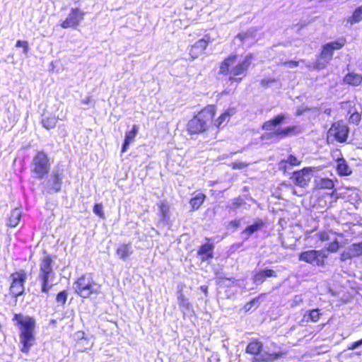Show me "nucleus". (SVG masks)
<instances>
[{
	"label": "nucleus",
	"mask_w": 362,
	"mask_h": 362,
	"mask_svg": "<svg viewBox=\"0 0 362 362\" xmlns=\"http://www.w3.org/2000/svg\"><path fill=\"white\" fill-rule=\"evenodd\" d=\"M252 59V54H248L239 60L237 55L231 54L221 63L218 74L228 75V79L231 83L233 81L239 83L246 75Z\"/></svg>",
	"instance_id": "nucleus-1"
},
{
	"label": "nucleus",
	"mask_w": 362,
	"mask_h": 362,
	"mask_svg": "<svg viewBox=\"0 0 362 362\" xmlns=\"http://www.w3.org/2000/svg\"><path fill=\"white\" fill-rule=\"evenodd\" d=\"M13 320L17 322L21 330L20 341L23 344L21 350L23 353H28L35 341L33 331L35 322L32 317L22 314H15Z\"/></svg>",
	"instance_id": "nucleus-2"
},
{
	"label": "nucleus",
	"mask_w": 362,
	"mask_h": 362,
	"mask_svg": "<svg viewBox=\"0 0 362 362\" xmlns=\"http://www.w3.org/2000/svg\"><path fill=\"white\" fill-rule=\"evenodd\" d=\"M216 108L214 105L205 107L196 116L190 119L187 124V130L190 134H199L208 129L212 119L216 113Z\"/></svg>",
	"instance_id": "nucleus-3"
},
{
	"label": "nucleus",
	"mask_w": 362,
	"mask_h": 362,
	"mask_svg": "<svg viewBox=\"0 0 362 362\" xmlns=\"http://www.w3.org/2000/svg\"><path fill=\"white\" fill-rule=\"evenodd\" d=\"M75 292L82 298H88L92 294H98L100 285L96 283L90 274L82 275L74 283Z\"/></svg>",
	"instance_id": "nucleus-4"
},
{
	"label": "nucleus",
	"mask_w": 362,
	"mask_h": 362,
	"mask_svg": "<svg viewBox=\"0 0 362 362\" xmlns=\"http://www.w3.org/2000/svg\"><path fill=\"white\" fill-rule=\"evenodd\" d=\"M52 264V259L49 255L43 257L40 264L38 279L41 281V290L44 293H47L53 286L54 272Z\"/></svg>",
	"instance_id": "nucleus-5"
},
{
	"label": "nucleus",
	"mask_w": 362,
	"mask_h": 362,
	"mask_svg": "<svg viewBox=\"0 0 362 362\" xmlns=\"http://www.w3.org/2000/svg\"><path fill=\"white\" fill-rule=\"evenodd\" d=\"M262 342L258 340H252L247 346L246 353L256 356L253 359V362H272L279 358L281 355L280 353L269 354L267 352H262Z\"/></svg>",
	"instance_id": "nucleus-6"
},
{
	"label": "nucleus",
	"mask_w": 362,
	"mask_h": 362,
	"mask_svg": "<svg viewBox=\"0 0 362 362\" xmlns=\"http://www.w3.org/2000/svg\"><path fill=\"white\" fill-rule=\"evenodd\" d=\"M49 168L50 164L47 155L42 151H38L31 163L33 176L37 179H42L48 173Z\"/></svg>",
	"instance_id": "nucleus-7"
},
{
	"label": "nucleus",
	"mask_w": 362,
	"mask_h": 362,
	"mask_svg": "<svg viewBox=\"0 0 362 362\" xmlns=\"http://www.w3.org/2000/svg\"><path fill=\"white\" fill-rule=\"evenodd\" d=\"M346 40L343 38L337 41L325 44L322 47V50L320 58L317 60L315 67L318 69H324L332 59L333 51L342 48L345 45Z\"/></svg>",
	"instance_id": "nucleus-8"
},
{
	"label": "nucleus",
	"mask_w": 362,
	"mask_h": 362,
	"mask_svg": "<svg viewBox=\"0 0 362 362\" xmlns=\"http://www.w3.org/2000/svg\"><path fill=\"white\" fill-rule=\"evenodd\" d=\"M11 284L10 291L12 295L17 297L22 295L24 292V283L27 279L26 273L23 270H20L11 275Z\"/></svg>",
	"instance_id": "nucleus-9"
},
{
	"label": "nucleus",
	"mask_w": 362,
	"mask_h": 362,
	"mask_svg": "<svg viewBox=\"0 0 362 362\" xmlns=\"http://www.w3.org/2000/svg\"><path fill=\"white\" fill-rule=\"evenodd\" d=\"M85 13L78 8H72L66 19L62 22V28H75L83 20Z\"/></svg>",
	"instance_id": "nucleus-10"
},
{
	"label": "nucleus",
	"mask_w": 362,
	"mask_h": 362,
	"mask_svg": "<svg viewBox=\"0 0 362 362\" xmlns=\"http://www.w3.org/2000/svg\"><path fill=\"white\" fill-rule=\"evenodd\" d=\"M349 133L347 126L344 122L334 123L328 131V137L333 136L339 142L346 140Z\"/></svg>",
	"instance_id": "nucleus-11"
},
{
	"label": "nucleus",
	"mask_w": 362,
	"mask_h": 362,
	"mask_svg": "<svg viewBox=\"0 0 362 362\" xmlns=\"http://www.w3.org/2000/svg\"><path fill=\"white\" fill-rule=\"evenodd\" d=\"M312 170L310 168H303L301 170L295 172L291 177L293 182L300 187H305L308 185L311 180Z\"/></svg>",
	"instance_id": "nucleus-12"
},
{
	"label": "nucleus",
	"mask_w": 362,
	"mask_h": 362,
	"mask_svg": "<svg viewBox=\"0 0 362 362\" xmlns=\"http://www.w3.org/2000/svg\"><path fill=\"white\" fill-rule=\"evenodd\" d=\"M63 172L59 169L54 170L47 181V187L49 192H57L61 189Z\"/></svg>",
	"instance_id": "nucleus-13"
},
{
	"label": "nucleus",
	"mask_w": 362,
	"mask_h": 362,
	"mask_svg": "<svg viewBox=\"0 0 362 362\" xmlns=\"http://www.w3.org/2000/svg\"><path fill=\"white\" fill-rule=\"evenodd\" d=\"M210 41V37L206 35L202 39L195 42L189 49L191 57L194 59L202 54L206 49L208 43Z\"/></svg>",
	"instance_id": "nucleus-14"
},
{
	"label": "nucleus",
	"mask_w": 362,
	"mask_h": 362,
	"mask_svg": "<svg viewBox=\"0 0 362 362\" xmlns=\"http://www.w3.org/2000/svg\"><path fill=\"white\" fill-rule=\"evenodd\" d=\"M322 252L317 250H308L302 252L300 255V260L306 262L308 263L320 265L322 262L324 256H322Z\"/></svg>",
	"instance_id": "nucleus-15"
},
{
	"label": "nucleus",
	"mask_w": 362,
	"mask_h": 362,
	"mask_svg": "<svg viewBox=\"0 0 362 362\" xmlns=\"http://www.w3.org/2000/svg\"><path fill=\"white\" fill-rule=\"evenodd\" d=\"M235 113V110L233 107H229L225 110L217 119L212 120V123L217 129H222L226 126Z\"/></svg>",
	"instance_id": "nucleus-16"
},
{
	"label": "nucleus",
	"mask_w": 362,
	"mask_h": 362,
	"mask_svg": "<svg viewBox=\"0 0 362 362\" xmlns=\"http://www.w3.org/2000/svg\"><path fill=\"white\" fill-rule=\"evenodd\" d=\"M320 239L322 241H332V243L329 244L328 247V250L330 252H336L339 247L337 235L334 233L331 230H324L323 232H321L320 233Z\"/></svg>",
	"instance_id": "nucleus-17"
},
{
	"label": "nucleus",
	"mask_w": 362,
	"mask_h": 362,
	"mask_svg": "<svg viewBox=\"0 0 362 362\" xmlns=\"http://www.w3.org/2000/svg\"><path fill=\"white\" fill-rule=\"evenodd\" d=\"M134 250L131 243L120 244L116 250L117 255L123 261H125L133 254Z\"/></svg>",
	"instance_id": "nucleus-18"
},
{
	"label": "nucleus",
	"mask_w": 362,
	"mask_h": 362,
	"mask_svg": "<svg viewBox=\"0 0 362 362\" xmlns=\"http://www.w3.org/2000/svg\"><path fill=\"white\" fill-rule=\"evenodd\" d=\"M177 303L184 315L189 314L193 311L192 305L188 299L184 296L182 291L177 293Z\"/></svg>",
	"instance_id": "nucleus-19"
},
{
	"label": "nucleus",
	"mask_w": 362,
	"mask_h": 362,
	"mask_svg": "<svg viewBox=\"0 0 362 362\" xmlns=\"http://www.w3.org/2000/svg\"><path fill=\"white\" fill-rule=\"evenodd\" d=\"M214 248V246L213 243H206L199 247L197 252L198 255L201 257V259L202 261H206L211 259L213 258Z\"/></svg>",
	"instance_id": "nucleus-20"
},
{
	"label": "nucleus",
	"mask_w": 362,
	"mask_h": 362,
	"mask_svg": "<svg viewBox=\"0 0 362 362\" xmlns=\"http://www.w3.org/2000/svg\"><path fill=\"white\" fill-rule=\"evenodd\" d=\"M286 117L285 114L278 115L274 118L265 122L262 125V129L266 131H273L286 119Z\"/></svg>",
	"instance_id": "nucleus-21"
},
{
	"label": "nucleus",
	"mask_w": 362,
	"mask_h": 362,
	"mask_svg": "<svg viewBox=\"0 0 362 362\" xmlns=\"http://www.w3.org/2000/svg\"><path fill=\"white\" fill-rule=\"evenodd\" d=\"M205 199L206 196L203 193H194L189 201L191 208L193 210H197L202 205Z\"/></svg>",
	"instance_id": "nucleus-22"
},
{
	"label": "nucleus",
	"mask_w": 362,
	"mask_h": 362,
	"mask_svg": "<svg viewBox=\"0 0 362 362\" xmlns=\"http://www.w3.org/2000/svg\"><path fill=\"white\" fill-rule=\"evenodd\" d=\"M255 37L254 31L248 30L245 33L238 34L237 38L243 44L246 45H251L256 41Z\"/></svg>",
	"instance_id": "nucleus-23"
},
{
	"label": "nucleus",
	"mask_w": 362,
	"mask_h": 362,
	"mask_svg": "<svg viewBox=\"0 0 362 362\" xmlns=\"http://www.w3.org/2000/svg\"><path fill=\"white\" fill-rule=\"evenodd\" d=\"M344 81L347 84L357 86L362 82V75L350 72L345 76Z\"/></svg>",
	"instance_id": "nucleus-24"
},
{
	"label": "nucleus",
	"mask_w": 362,
	"mask_h": 362,
	"mask_svg": "<svg viewBox=\"0 0 362 362\" xmlns=\"http://www.w3.org/2000/svg\"><path fill=\"white\" fill-rule=\"evenodd\" d=\"M137 132L138 127L136 125H134L132 129L126 133L124 142L122 148V152H125L127 151L129 144L134 139Z\"/></svg>",
	"instance_id": "nucleus-25"
},
{
	"label": "nucleus",
	"mask_w": 362,
	"mask_h": 362,
	"mask_svg": "<svg viewBox=\"0 0 362 362\" xmlns=\"http://www.w3.org/2000/svg\"><path fill=\"white\" fill-rule=\"evenodd\" d=\"M337 170L341 175H349L351 173V168L344 158L337 160Z\"/></svg>",
	"instance_id": "nucleus-26"
},
{
	"label": "nucleus",
	"mask_w": 362,
	"mask_h": 362,
	"mask_svg": "<svg viewBox=\"0 0 362 362\" xmlns=\"http://www.w3.org/2000/svg\"><path fill=\"white\" fill-rule=\"evenodd\" d=\"M21 217V211L19 209H15L12 211L9 217L8 226H17Z\"/></svg>",
	"instance_id": "nucleus-27"
},
{
	"label": "nucleus",
	"mask_w": 362,
	"mask_h": 362,
	"mask_svg": "<svg viewBox=\"0 0 362 362\" xmlns=\"http://www.w3.org/2000/svg\"><path fill=\"white\" fill-rule=\"evenodd\" d=\"M93 340L90 338L83 339L76 341V346L80 351L90 349L93 345Z\"/></svg>",
	"instance_id": "nucleus-28"
},
{
	"label": "nucleus",
	"mask_w": 362,
	"mask_h": 362,
	"mask_svg": "<svg viewBox=\"0 0 362 362\" xmlns=\"http://www.w3.org/2000/svg\"><path fill=\"white\" fill-rule=\"evenodd\" d=\"M296 130V127H287L285 128L276 129L275 132L272 133V134L275 136H286L288 135L295 133Z\"/></svg>",
	"instance_id": "nucleus-29"
},
{
	"label": "nucleus",
	"mask_w": 362,
	"mask_h": 362,
	"mask_svg": "<svg viewBox=\"0 0 362 362\" xmlns=\"http://www.w3.org/2000/svg\"><path fill=\"white\" fill-rule=\"evenodd\" d=\"M57 119L55 117H48L42 119V124L47 129L54 128L57 124Z\"/></svg>",
	"instance_id": "nucleus-30"
},
{
	"label": "nucleus",
	"mask_w": 362,
	"mask_h": 362,
	"mask_svg": "<svg viewBox=\"0 0 362 362\" xmlns=\"http://www.w3.org/2000/svg\"><path fill=\"white\" fill-rule=\"evenodd\" d=\"M351 25L362 21V6L357 8L349 20Z\"/></svg>",
	"instance_id": "nucleus-31"
},
{
	"label": "nucleus",
	"mask_w": 362,
	"mask_h": 362,
	"mask_svg": "<svg viewBox=\"0 0 362 362\" xmlns=\"http://www.w3.org/2000/svg\"><path fill=\"white\" fill-rule=\"evenodd\" d=\"M317 186L322 189H332L334 187V182L328 178H321L317 182Z\"/></svg>",
	"instance_id": "nucleus-32"
},
{
	"label": "nucleus",
	"mask_w": 362,
	"mask_h": 362,
	"mask_svg": "<svg viewBox=\"0 0 362 362\" xmlns=\"http://www.w3.org/2000/svg\"><path fill=\"white\" fill-rule=\"evenodd\" d=\"M289 163L291 165H298L300 163V160L293 155H290L286 160H282L280 163V168H285L286 163Z\"/></svg>",
	"instance_id": "nucleus-33"
},
{
	"label": "nucleus",
	"mask_w": 362,
	"mask_h": 362,
	"mask_svg": "<svg viewBox=\"0 0 362 362\" xmlns=\"http://www.w3.org/2000/svg\"><path fill=\"white\" fill-rule=\"evenodd\" d=\"M351 252H352V255L354 257H358L362 255V242L353 244L350 247Z\"/></svg>",
	"instance_id": "nucleus-34"
},
{
	"label": "nucleus",
	"mask_w": 362,
	"mask_h": 362,
	"mask_svg": "<svg viewBox=\"0 0 362 362\" xmlns=\"http://www.w3.org/2000/svg\"><path fill=\"white\" fill-rule=\"evenodd\" d=\"M67 292L66 291H63L57 294L56 300L58 303H60L61 305H64L67 300Z\"/></svg>",
	"instance_id": "nucleus-35"
},
{
	"label": "nucleus",
	"mask_w": 362,
	"mask_h": 362,
	"mask_svg": "<svg viewBox=\"0 0 362 362\" xmlns=\"http://www.w3.org/2000/svg\"><path fill=\"white\" fill-rule=\"evenodd\" d=\"M16 47L23 48V53L27 54L28 52V42L27 41L18 40L16 45Z\"/></svg>",
	"instance_id": "nucleus-36"
},
{
	"label": "nucleus",
	"mask_w": 362,
	"mask_h": 362,
	"mask_svg": "<svg viewBox=\"0 0 362 362\" xmlns=\"http://www.w3.org/2000/svg\"><path fill=\"white\" fill-rule=\"evenodd\" d=\"M265 279H266V277H265L263 272L260 271L255 274V276L254 277V282L256 284H261L264 281Z\"/></svg>",
	"instance_id": "nucleus-37"
},
{
	"label": "nucleus",
	"mask_w": 362,
	"mask_h": 362,
	"mask_svg": "<svg viewBox=\"0 0 362 362\" xmlns=\"http://www.w3.org/2000/svg\"><path fill=\"white\" fill-rule=\"evenodd\" d=\"M257 228H245L242 232V238L247 240L249 236L252 234Z\"/></svg>",
	"instance_id": "nucleus-38"
},
{
	"label": "nucleus",
	"mask_w": 362,
	"mask_h": 362,
	"mask_svg": "<svg viewBox=\"0 0 362 362\" xmlns=\"http://www.w3.org/2000/svg\"><path fill=\"white\" fill-rule=\"evenodd\" d=\"M320 315L319 310L316 309L311 310L308 317L313 322H317L319 320Z\"/></svg>",
	"instance_id": "nucleus-39"
},
{
	"label": "nucleus",
	"mask_w": 362,
	"mask_h": 362,
	"mask_svg": "<svg viewBox=\"0 0 362 362\" xmlns=\"http://www.w3.org/2000/svg\"><path fill=\"white\" fill-rule=\"evenodd\" d=\"M353 257H355L354 255H352V252H351L350 247H349L347 250L344 251L341 254V261H345L346 259H351Z\"/></svg>",
	"instance_id": "nucleus-40"
},
{
	"label": "nucleus",
	"mask_w": 362,
	"mask_h": 362,
	"mask_svg": "<svg viewBox=\"0 0 362 362\" xmlns=\"http://www.w3.org/2000/svg\"><path fill=\"white\" fill-rule=\"evenodd\" d=\"M94 213L100 217H103V206L101 204H96L93 208Z\"/></svg>",
	"instance_id": "nucleus-41"
},
{
	"label": "nucleus",
	"mask_w": 362,
	"mask_h": 362,
	"mask_svg": "<svg viewBox=\"0 0 362 362\" xmlns=\"http://www.w3.org/2000/svg\"><path fill=\"white\" fill-rule=\"evenodd\" d=\"M247 166V164L243 162L237 161L233 163V169H243Z\"/></svg>",
	"instance_id": "nucleus-42"
},
{
	"label": "nucleus",
	"mask_w": 362,
	"mask_h": 362,
	"mask_svg": "<svg viewBox=\"0 0 362 362\" xmlns=\"http://www.w3.org/2000/svg\"><path fill=\"white\" fill-rule=\"evenodd\" d=\"M361 345H362V339L358 340V341H356L355 342H353L352 344H351L348 346V349L349 350H354V349H356L358 348Z\"/></svg>",
	"instance_id": "nucleus-43"
},
{
	"label": "nucleus",
	"mask_w": 362,
	"mask_h": 362,
	"mask_svg": "<svg viewBox=\"0 0 362 362\" xmlns=\"http://www.w3.org/2000/svg\"><path fill=\"white\" fill-rule=\"evenodd\" d=\"M361 119V115L358 112L353 113L350 117V120L357 124Z\"/></svg>",
	"instance_id": "nucleus-44"
},
{
	"label": "nucleus",
	"mask_w": 362,
	"mask_h": 362,
	"mask_svg": "<svg viewBox=\"0 0 362 362\" xmlns=\"http://www.w3.org/2000/svg\"><path fill=\"white\" fill-rule=\"evenodd\" d=\"M75 339L76 341L79 340H83V339H86L87 337H85V333L81 331H78L74 334Z\"/></svg>",
	"instance_id": "nucleus-45"
},
{
	"label": "nucleus",
	"mask_w": 362,
	"mask_h": 362,
	"mask_svg": "<svg viewBox=\"0 0 362 362\" xmlns=\"http://www.w3.org/2000/svg\"><path fill=\"white\" fill-rule=\"evenodd\" d=\"M265 276V277H272L276 276V272L272 269H264L262 270Z\"/></svg>",
	"instance_id": "nucleus-46"
},
{
	"label": "nucleus",
	"mask_w": 362,
	"mask_h": 362,
	"mask_svg": "<svg viewBox=\"0 0 362 362\" xmlns=\"http://www.w3.org/2000/svg\"><path fill=\"white\" fill-rule=\"evenodd\" d=\"M159 208H160V211L162 213L163 216L164 217H165L166 216V212L168 211V205L165 204H161L159 206Z\"/></svg>",
	"instance_id": "nucleus-47"
},
{
	"label": "nucleus",
	"mask_w": 362,
	"mask_h": 362,
	"mask_svg": "<svg viewBox=\"0 0 362 362\" xmlns=\"http://www.w3.org/2000/svg\"><path fill=\"white\" fill-rule=\"evenodd\" d=\"M249 303L252 306L257 308L259 305V297H257L253 298L252 300L249 302Z\"/></svg>",
	"instance_id": "nucleus-48"
},
{
	"label": "nucleus",
	"mask_w": 362,
	"mask_h": 362,
	"mask_svg": "<svg viewBox=\"0 0 362 362\" xmlns=\"http://www.w3.org/2000/svg\"><path fill=\"white\" fill-rule=\"evenodd\" d=\"M284 65L287 66L289 68H293L298 65V62L296 61H290L284 63Z\"/></svg>",
	"instance_id": "nucleus-49"
},
{
	"label": "nucleus",
	"mask_w": 362,
	"mask_h": 362,
	"mask_svg": "<svg viewBox=\"0 0 362 362\" xmlns=\"http://www.w3.org/2000/svg\"><path fill=\"white\" fill-rule=\"evenodd\" d=\"M274 81V79H269V80L263 79V80H262L261 83L263 86H267L269 83H273Z\"/></svg>",
	"instance_id": "nucleus-50"
},
{
	"label": "nucleus",
	"mask_w": 362,
	"mask_h": 362,
	"mask_svg": "<svg viewBox=\"0 0 362 362\" xmlns=\"http://www.w3.org/2000/svg\"><path fill=\"white\" fill-rule=\"evenodd\" d=\"M91 101V98L90 97H86V98H84L83 100H82V103L83 104H86V105H88Z\"/></svg>",
	"instance_id": "nucleus-51"
},
{
	"label": "nucleus",
	"mask_w": 362,
	"mask_h": 362,
	"mask_svg": "<svg viewBox=\"0 0 362 362\" xmlns=\"http://www.w3.org/2000/svg\"><path fill=\"white\" fill-rule=\"evenodd\" d=\"M223 238H218L216 240V238H206V240L209 242V241H212L213 243L214 242H218L220 241L221 240H222Z\"/></svg>",
	"instance_id": "nucleus-52"
},
{
	"label": "nucleus",
	"mask_w": 362,
	"mask_h": 362,
	"mask_svg": "<svg viewBox=\"0 0 362 362\" xmlns=\"http://www.w3.org/2000/svg\"><path fill=\"white\" fill-rule=\"evenodd\" d=\"M252 308V306L249 303H247L245 306H244V308L246 311H249L251 310V308Z\"/></svg>",
	"instance_id": "nucleus-53"
},
{
	"label": "nucleus",
	"mask_w": 362,
	"mask_h": 362,
	"mask_svg": "<svg viewBox=\"0 0 362 362\" xmlns=\"http://www.w3.org/2000/svg\"><path fill=\"white\" fill-rule=\"evenodd\" d=\"M200 288L204 293H207L208 287L206 286H202Z\"/></svg>",
	"instance_id": "nucleus-54"
},
{
	"label": "nucleus",
	"mask_w": 362,
	"mask_h": 362,
	"mask_svg": "<svg viewBox=\"0 0 362 362\" xmlns=\"http://www.w3.org/2000/svg\"><path fill=\"white\" fill-rule=\"evenodd\" d=\"M296 302H302V299L300 296H296Z\"/></svg>",
	"instance_id": "nucleus-55"
},
{
	"label": "nucleus",
	"mask_w": 362,
	"mask_h": 362,
	"mask_svg": "<svg viewBox=\"0 0 362 362\" xmlns=\"http://www.w3.org/2000/svg\"><path fill=\"white\" fill-rule=\"evenodd\" d=\"M239 224H240V222H238V223L235 222V223L233 224V226H232L236 227V226H238Z\"/></svg>",
	"instance_id": "nucleus-56"
},
{
	"label": "nucleus",
	"mask_w": 362,
	"mask_h": 362,
	"mask_svg": "<svg viewBox=\"0 0 362 362\" xmlns=\"http://www.w3.org/2000/svg\"><path fill=\"white\" fill-rule=\"evenodd\" d=\"M249 226L252 227V226H259L257 224H255V225L254 224V225H250Z\"/></svg>",
	"instance_id": "nucleus-57"
},
{
	"label": "nucleus",
	"mask_w": 362,
	"mask_h": 362,
	"mask_svg": "<svg viewBox=\"0 0 362 362\" xmlns=\"http://www.w3.org/2000/svg\"><path fill=\"white\" fill-rule=\"evenodd\" d=\"M297 114H298V115H300V114H301V112H300V110H298Z\"/></svg>",
	"instance_id": "nucleus-58"
}]
</instances>
